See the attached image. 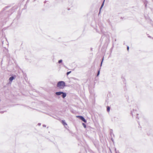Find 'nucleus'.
<instances>
[{
	"label": "nucleus",
	"instance_id": "1",
	"mask_svg": "<svg viewBox=\"0 0 153 153\" xmlns=\"http://www.w3.org/2000/svg\"><path fill=\"white\" fill-rule=\"evenodd\" d=\"M65 83L63 81H59L57 84V87L59 89H63L65 87Z\"/></svg>",
	"mask_w": 153,
	"mask_h": 153
},
{
	"label": "nucleus",
	"instance_id": "2",
	"mask_svg": "<svg viewBox=\"0 0 153 153\" xmlns=\"http://www.w3.org/2000/svg\"><path fill=\"white\" fill-rule=\"evenodd\" d=\"M76 117L77 118H79V119H80L82 120V121H83L84 122H85V123L86 122V120H85V119H84V118L83 117L81 116H76Z\"/></svg>",
	"mask_w": 153,
	"mask_h": 153
},
{
	"label": "nucleus",
	"instance_id": "3",
	"mask_svg": "<svg viewBox=\"0 0 153 153\" xmlns=\"http://www.w3.org/2000/svg\"><path fill=\"white\" fill-rule=\"evenodd\" d=\"M62 93H63V92H56V94L57 95H60L61 94H62Z\"/></svg>",
	"mask_w": 153,
	"mask_h": 153
},
{
	"label": "nucleus",
	"instance_id": "4",
	"mask_svg": "<svg viewBox=\"0 0 153 153\" xmlns=\"http://www.w3.org/2000/svg\"><path fill=\"white\" fill-rule=\"evenodd\" d=\"M62 97L63 98H64L66 96V94L65 93L63 92V93H62Z\"/></svg>",
	"mask_w": 153,
	"mask_h": 153
},
{
	"label": "nucleus",
	"instance_id": "5",
	"mask_svg": "<svg viewBox=\"0 0 153 153\" xmlns=\"http://www.w3.org/2000/svg\"><path fill=\"white\" fill-rule=\"evenodd\" d=\"M62 123L64 126L67 125V124L65 123L64 120H62Z\"/></svg>",
	"mask_w": 153,
	"mask_h": 153
},
{
	"label": "nucleus",
	"instance_id": "6",
	"mask_svg": "<svg viewBox=\"0 0 153 153\" xmlns=\"http://www.w3.org/2000/svg\"><path fill=\"white\" fill-rule=\"evenodd\" d=\"M14 79V77L13 76H11L9 78V80L10 82H12L13 79Z\"/></svg>",
	"mask_w": 153,
	"mask_h": 153
},
{
	"label": "nucleus",
	"instance_id": "7",
	"mask_svg": "<svg viewBox=\"0 0 153 153\" xmlns=\"http://www.w3.org/2000/svg\"><path fill=\"white\" fill-rule=\"evenodd\" d=\"M110 108L109 107L107 106V111L108 112H109L110 111Z\"/></svg>",
	"mask_w": 153,
	"mask_h": 153
},
{
	"label": "nucleus",
	"instance_id": "8",
	"mask_svg": "<svg viewBox=\"0 0 153 153\" xmlns=\"http://www.w3.org/2000/svg\"><path fill=\"white\" fill-rule=\"evenodd\" d=\"M82 125H83V126L85 128H86V125L85 123H82Z\"/></svg>",
	"mask_w": 153,
	"mask_h": 153
},
{
	"label": "nucleus",
	"instance_id": "9",
	"mask_svg": "<svg viewBox=\"0 0 153 153\" xmlns=\"http://www.w3.org/2000/svg\"><path fill=\"white\" fill-rule=\"evenodd\" d=\"M71 72V71H69L67 73V75H68L69 74H70Z\"/></svg>",
	"mask_w": 153,
	"mask_h": 153
},
{
	"label": "nucleus",
	"instance_id": "10",
	"mask_svg": "<svg viewBox=\"0 0 153 153\" xmlns=\"http://www.w3.org/2000/svg\"><path fill=\"white\" fill-rule=\"evenodd\" d=\"M104 1H103V3L102 4V5H101V8H100V9L103 6V5H104Z\"/></svg>",
	"mask_w": 153,
	"mask_h": 153
},
{
	"label": "nucleus",
	"instance_id": "11",
	"mask_svg": "<svg viewBox=\"0 0 153 153\" xmlns=\"http://www.w3.org/2000/svg\"><path fill=\"white\" fill-rule=\"evenodd\" d=\"M62 62V60H60L58 62L60 63Z\"/></svg>",
	"mask_w": 153,
	"mask_h": 153
},
{
	"label": "nucleus",
	"instance_id": "12",
	"mask_svg": "<svg viewBox=\"0 0 153 153\" xmlns=\"http://www.w3.org/2000/svg\"><path fill=\"white\" fill-rule=\"evenodd\" d=\"M99 74H100V71H98L97 74V76H98L99 75Z\"/></svg>",
	"mask_w": 153,
	"mask_h": 153
},
{
	"label": "nucleus",
	"instance_id": "13",
	"mask_svg": "<svg viewBox=\"0 0 153 153\" xmlns=\"http://www.w3.org/2000/svg\"><path fill=\"white\" fill-rule=\"evenodd\" d=\"M129 47L128 46V47H127V49L128 51V50H129Z\"/></svg>",
	"mask_w": 153,
	"mask_h": 153
}]
</instances>
